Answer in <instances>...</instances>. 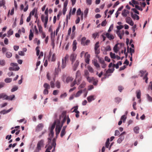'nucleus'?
Segmentation results:
<instances>
[{"instance_id":"obj_27","label":"nucleus","mask_w":152,"mask_h":152,"mask_svg":"<svg viewBox=\"0 0 152 152\" xmlns=\"http://www.w3.org/2000/svg\"><path fill=\"white\" fill-rule=\"evenodd\" d=\"M37 24L38 25V28H39V32L40 33H41L43 32L42 31V27L41 26H39V20H38L37 23Z\"/></svg>"},{"instance_id":"obj_38","label":"nucleus","mask_w":152,"mask_h":152,"mask_svg":"<svg viewBox=\"0 0 152 152\" xmlns=\"http://www.w3.org/2000/svg\"><path fill=\"white\" fill-rule=\"evenodd\" d=\"M5 61L4 60L0 59V65L3 66L5 65Z\"/></svg>"},{"instance_id":"obj_9","label":"nucleus","mask_w":152,"mask_h":152,"mask_svg":"<svg viewBox=\"0 0 152 152\" xmlns=\"http://www.w3.org/2000/svg\"><path fill=\"white\" fill-rule=\"evenodd\" d=\"M58 124H59V121H58L57 124H56V127L55 128L56 135V138L57 137L58 135L60 133L62 127L60 126Z\"/></svg>"},{"instance_id":"obj_53","label":"nucleus","mask_w":152,"mask_h":152,"mask_svg":"<svg viewBox=\"0 0 152 152\" xmlns=\"http://www.w3.org/2000/svg\"><path fill=\"white\" fill-rule=\"evenodd\" d=\"M81 80V77H78V79H76L77 84V85H79L80 81Z\"/></svg>"},{"instance_id":"obj_54","label":"nucleus","mask_w":152,"mask_h":152,"mask_svg":"<svg viewBox=\"0 0 152 152\" xmlns=\"http://www.w3.org/2000/svg\"><path fill=\"white\" fill-rule=\"evenodd\" d=\"M39 47L37 46L36 48V50L37 51L36 54L37 56H38L39 54L40 50L39 49Z\"/></svg>"},{"instance_id":"obj_35","label":"nucleus","mask_w":152,"mask_h":152,"mask_svg":"<svg viewBox=\"0 0 152 152\" xmlns=\"http://www.w3.org/2000/svg\"><path fill=\"white\" fill-rule=\"evenodd\" d=\"M122 99L120 97H117L115 98V102L118 104L121 101Z\"/></svg>"},{"instance_id":"obj_30","label":"nucleus","mask_w":152,"mask_h":152,"mask_svg":"<svg viewBox=\"0 0 152 152\" xmlns=\"http://www.w3.org/2000/svg\"><path fill=\"white\" fill-rule=\"evenodd\" d=\"M86 79L87 81L90 83L92 82L94 79V77H88L87 78H86Z\"/></svg>"},{"instance_id":"obj_1","label":"nucleus","mask_w":152,"mask_h":152,"mask_svg":"<svg viewBox=\"0 0 152 152\" xmlns=\"http://www.w3.org/2000/svg\"><path fill=\"white\" fill-rule=\"evenodd\" d=\"M66 120V112L64 111L62 113L61 115H60L59 119H57L55 121L53 124L56 126V124H57L58 121H59V126L62 127L64 124Z\"/></svg>"},{"instance_id":"obj_26","label":"nucleus","mask_w":152,"mask_h":152,"mask_svg":"<svg viewBox=\"0 0 152 152\" xmlns=\"http://www.w3.org/2000/svg\"><path fill=\"white\" fill-rule=\"evenodd\" d=\"M7 97L6 98V100H12L13 99L15 98V96L14 95H12L10 96H8L7 95Z\"/></svg>"},{"instance_id":"obj_8","label":"nucleus","mask_w":152,"mask_h":152,"mask_svg":"<svg viewBox=\"0 0 152 152\" xmlns=\"http://www.w3.org/2000/svg\"><path fill=\"white\" fill-rule=\"evenodd\" d=\"M56 139L54 138L53 140V142L51 145L48 144L46 145L45 148H47L46 149L50 151L52 148L53 146L54 147V148H55L56 145Z\"/></svg>"},{"instance_id":"obj_56","label":"nucleus","mask_w":152,"mask_h":152,"mask_svg":"<svg viewBox=\"0 0 152 152\" xmlns=\"http://www.w3.org/2000/svg\"><path fill=\"white\" fill-rule=\"evenodd\" d=\"M99 42H96V44H95L94 47L95 50H96V49H97L99 47Z\"/></svg>"},{"instance_id":"obj_11","label":"nucleus","mask_w":152,"mask_h":152,"mask_svg":"<svg viewBox=\"0 0 152 152\" xmlns=\"http://www.w3.org/2000/svg\"><path fill=\"white\" fill-rule=\"evenodd\" d=\"M126 21L127 23L131 26H133L134 23L130 17H126Z\"/></svg>"},{"instance_id":"obj_31","label":"nucleus","mask_w":152,"mask_h":152,"mask_svg":"<svg viewBox=\"0 0 152 152\" xmlns=\"http://www.w3.org/2000/svg\"><path fill=\"white\" fill-rule=\"evenodd\" d=\"M86 85V83L84 81H83L82 83L79 86L78 88L79 89H80L84 88L85 87Z\"/></svg>"},{"instance_id":"obj_39","label":"nucleus","mask_w":152,"mask_h":152,"mask_svg":"<svg viewBox=\"0 0 152 152\" xmlns=\"http://www.w3.org/2000/svg\"><path fill=\"white\" fill-rule=\"evenodd\" d=\"M6 56L7 58H11L12 56V54L10 52H7L6 53Z\"/></svg>"},{"instance_id":"obj_36","label":"nucleus","mask_w":152,"mask_h":152,"mask_svg":"<svg viewBox=\"0 0 152 152\" xmlns=\"http://www.w3.org/2000/svg\"><path fill=\"white\" fill-rule=\"evenodd\" d=\"M137 97V99H140L141 96V92L140 90H138L136 91Z\"/></svg>"},{"instance_id":"obj_12","label":"nucleus","mask_w":152,"mask_h":152,"mask_svg":"<svg viewBox=\"0 0 152 152\" xmlns=\"http://www.w3.org/2000/svg\"><path fill=\"white\" fill-rule=\"evenodd\" d=\"M77 55L75 53H72L70 56V60L72 61V64L74 62L75 60Z\"/></svg>"},{"instance_id":"obj_16","label":"nucleus","mask_w":152,"mask_h":152,"mask_svg":"<svg viewBox=\"0 0 152 152\" xmlns=\"http://www.w3.org/2000/svg\"><path fill=\"white\" fill-rule=\"evenodd\" d=\"M104 35H105L106 37L110 40L113 39L115 38L113 35L110 34L109 33H107L105 34H104Z\"/></svg>"},{"instance_id":"obj_34","label":"nucleus","mask_w":152,"mask_h":152,"mask_svg":"<svg viewBox=\"0 0 152 152\" xmlns=\"http://www.w3.org/2000/svg\"><path fill=\"white\" fill-rule=\"evenodd\" d=\"M5 1L4 0H2L1 1H0V7L1 6H3L5 9L6 7L5 6Z\"/></svg>"},{"instance_id":"obj_7","label":"nucleus","mask_w":152,"mask_h":152,"mask_svg":"<svg viewBox=\"0 0 152 152\" xmlns=\"http://www.w3.org/2000/svg\"><path fill=\"white\" fill-rule=\"evenodd\" d=\"M44 146V140H41L38 142L36 149L40 151L41 149V148L43 147Z\"/></svg>"},{"instance_id":"obj_46","label":"nucleus","mask_w":152,"mask_h":152,"mask_svg":"<svg viewBox=\"0 0 152 152\" xmlns=\"http://www.w3.org/2000/svg\"><path fill=\"white\" fill-rule=\"evenodd\" d=\"M8 35L7 37H9L11 35H12L13 34V31L12 30V29H10L8 31Z\"/></svg>"},{"instance_id":"obj_47","label":"nucleus","mask_w":152,"mask_h":152,"mask_svg":"<svg viewBox=\"0 0 152 152\" xmlns=\"http://www.w3.org/2000/svg\"><path fill=\"white\" fill-rule=\"evenodd\" d=\"M66 133L65 131L62 130L60 134V136L61 137H63L65 135Z\"/></svg>"},{"instance_id":"obj_15","label":"nucleus","mask_w":152,"mask_h":152,"mask_svg":"<svg viewBox=\"0 0 152 152\" xmlns=\"http://www.w3.org/2000/svg\"><path fill=\"white\" fill-rule=\"evenodd\" d=\"M43 126L44 125L42 123L39 124L36 127V131L38 132L42 130Z\"/></svg>"},{"instance_id":"obj_5","label":"nucleus","mask_w":152,"mask_h":152,"mask_svg":"<svg viewBox=\"0 0 152 152\" xmlns=\"http://www.w3.org/2000/svg\"><path fill=\"white\" fill-rule=\"evenodd\" d=\"M10 65L13 67H10L9 68V70L10 71H18L20 69L18 66V64L15 63H11Z\"/></svg>"},{"instance_id":"obj_40","label":"nucleus","mask_w":152,"mask_h":152,"mask_svg":"<svg viewBox=\"0 0 152 152\" xmlns=\"http://www.w3.org/2000/svg\"><path fill=\"white\" fill-rule=\"evenodd\" d=\"M12 78L8 77L4 80V81L6 83H10L12 81Z\"/></svg>"},{"instance_id":"obj_63","label":"nucleus","mask_w":152,"mask_h":152,"mask_svg":"<svg viewBox=\"0 0 152 152\" xmlns=\"http://www.w3.org/2000/svg\"><path fill=\"white\" fill-rule=\"evenodd\" d=\"M81 13V11L80 8L78 9L77 11V15H80Z\"/></svg>"},{"instance_id":"obj_2","label":"nucleus","mask_w":152,"mask_h":152,"mask_svg":"<svg viewBox=\"0 0 152 152\" xmlns=\"http://www.w3.org/2000/svg\"><path fill=\"white\" fill-rule=\"evenodd\" d=\"M140 72L141 74L140 76L141 77H143V80H145V82L146 83H148V78L147 76L148 75V73L145 70H140Z\"/></svg>"},{"instance_id":"obj_41","label":"nucleus","mask_w":152,"mask_h":152,"mask_svg":"<svg viewBox=\"0 0 152 152\" xmlns=\"http://www.w3.org/2000/svg\"><path fill=\"white\" fill-rule=\"evenodd\" d=\"M84 76L86 78H87L89 76V73L88 71L86 70H85L84 71Z\"/></svg>"},{"instance_id":"obj_52","label":"nucleus","mask_w":152,"mask_h":152,"mask_svg":"<svg viewBox=\"0 0 152 152\" xmlns=\"http://www.w3.org/2000/svg\"><path fill=\"white\" fill-rule=\"evenodd\" d=\"M126 116L125 115H123L121 118V120H122L123 121V122L124 123L125 122V121H126Z\"/></svg>"},{"instance_id":"obj_13","label":"nucleus","mask_w":152,"mask_h":152,"mask_svg":"<svg viewBox=\"0 0 152 152\" xmlns=\"http://www.w3.org/2000/svg\"><path fill=\"white\" fill-rule=\"evenodd\" d=\"M116 34L118 36V37L120 38V39H122V37L123 36L124 34V30L122 31H120L119 30H117L116 31Z\"/></svg>"},{"instance_id":"obj_50","label":"nucleus","mask_w":152,"mask_h":152,"mask_svg":"<svg viewBox=\"0 0 152 152\" xmlns=\"http://www.w3.org/2000/svg\"><path fill=\"white\" fill-rule=\"evenodd\" d=\"M56 86L58 88H60V83L58 81H57L56 83Z\"/></svg>"},{"instance_id":"obj_32","label":"nucleus","mask_w":152,"mask_h":152,"mask_svg":"<svg viewBox=\"0 0 152 152\" xmlns=\"http://www.w3.org/2000/svg\"><path fill=\"white\" fill-rule=\"evenodd\" d=\"M81 77L80 72L79 71H77L76 73V78L75 79H78V77Z\"/></svg>"},{"instance_id":"obj_25","label":"nucleus","mask_w":152,"mask_h":152,"mask_svg":"<svg viewBox=\"0 0 152 152\" xmlns=\"http://www.w3.org/2000/svg\"><path fill=\"white\" fill-rule=\"evenodd\" d=\"M12 108H11L7 110H3L0 111V113L3 114H5L9 112L12 110Z\"/></svg>"},{"instance_id":"obj_3","label":"nucleus","mask_w":152,"mask_h":152,"mask_svg":"<svg viewBox=\"0 0 152 152\" xmlns=\"http://www.w3.org/2000/svg\"><path fill=\"white\" fill-rule=\"evenodd\" d=\"M55 125L53 124L51 127L50 128V133L49 134V138H48L49 141H50L52 138L53 137L54 135V132L53 130L54 129Z\"/></svg>"},{"instance_id":"obj_48","label":"nucleus","mask_w":152,"mask_h":152,"mask_svg":"<svg viewBox=\"0 0 152 152\" xmlns=\"http://www.w3.org/2000/svg\"><path fill=\"white\" fill-rule=\"evenodd\" d=\"M113 50L115 53H117L118 50V45L116 44L113 48Z\"/></svg>"},{"instance_id":"obj_58","label":"nucleus","mask_w":152,"mask_h":152,"mask_svg":"<svg viewBox=\"0 0 152 152\" xmlns=\"http://www.w3.org/2000/svg\"><path fill=\"white\" fill-rule=\"evenodd\" d=\"M98 58L99 59V61L100 64L104 62L102 58H100L99 57H98Z\"/></svg>"},{"instance_id":"obj_22","label":"nucleus","mask_w":152,"mask_h":152,"mask_svg":"<svg viewBox=\"0 0 152 152\" xmlns=\"http://www.w3.org/2000/svg\"><path fill=\"white\" fill-rule=\"evenodd\" d=\"M92 63L94 64V66L97 68H99L100 67V65L97 62V60H92Z\"/></svg>"},{"instance_id":"obj_42","label":"nucleus","mask_w":152,"mask_h":152,"mask_svg":"<svg viewBox=\"0 0 152 152\" xmlns=\"http://www.w3.org/2000/svg\"><path fill=\"white\" fill-rule=\"evenodd\" d=\"M131 15H132V17L133 18H134L135 19H136V20H139V16L138 15H137L136 14H134V16H133V15H133L132 13H131Z\"/></svg>"},{"instance_id":"obj_59","label":"nucleus","mask_w":152,"mask_h":152,"mask_svg":"<svg viewBox=\"0 0 152 152\" xmlns=\"http://www.w3.org/2000/svg\"><path fill=\"white\" fill-rule=\"evenodd\" d=\"M50 84L51 88H53L55 87V83L53 81H51L50 83Z\"/></svg>"},{"instance_id":"obj_60","label":"nucleus","mask_w":152,"mask_h":152,"mask_svg":"<svg viewBox=\"0 0 152 152\" xmlns=\"http://www.w3.org/2000/svg\"><path fill=\"white\" fill-rule=\"evenodd\" d=\"M59 92V91L58 90H54L53 92V94L54 95H57Z\"/></svg>"},{"instance_id":"obj_57","label":"nucleus","mask_w":152,"mask_h":152,"mask_svg":"<svg viewBox=\"0 0 152 152\" xmlns=\"http://www.w3.org/2000/svg\"><path fill=\"white\" fill-rule=\"evenodd\" d=\"M110 57L112 58L115 59V53H113L112 52L110 53Z\"/></svg>"},{"instance_id":"obj_17","label":"nucleus","mask_w":152,"mask_h":152,"mask_svg":"<svg viewBox=\"0 0 152 152\" xmlns=\"http://www.w3.org/2000/svg\"><path fill=\"white\" fill-rule=\"evenodd\" d=\"M79 61L78 60H77L72 66V68L74 71H75L76 70L77 67L79 65Z\"/></svg>"},{"instance_id":"obj_28","label":"nucleus","mask_w":152,"mask_h":152,"mask_svg":"<svg viewBox=\"0 0 152 152\" xmlns=\"http://www.w3.org/2000/svg\"><path fill=\"white\" fill-rule=\"evenodd\" d=\"M7 95L4 93H1L0 94V99L3 98L4 99H6L7 97Z\"/></svg>"},{"instance_id":"obj_29","label":"nucleus","mask_w":152,"mask_h":152,"mask_svg":"<svg viewBox=\"0 0 152 152\" xmlns=\"http://www.w3.org/2000/svg\"><path fill=\"white\" fill-rule=\"evenodd\" d=\"M43 87L45 89H49L50 88L49 84L47 83H45L43 85Z\"/></svg>"},{"instance_id":"obj_14","label":"nucleus","mask_w":152,"mask_h":152,"mask_svg":"<svg viewBox=\"0 0 152 152\" xmlns=\"http://www.w3.org/2000/svg\"><path fill=\"white\" fill-rule=\"evenodd\" d=\"M85 62L87 64H89L90 61V55L87 54V53L86 52L85 53Z\"/></svg>"},{"instance_id":"obj_10","label":"nucleus","mask_w":152,"mask_h":152,"mask_svg":"<svg viewBox=\"0 0 152 152\" xmlns=\"http://www.w3.org/2000/svg\"><path fill=\"white\" fill-rule=\"evenodd\" d=\"M125 134L126 132H123L121 134L120 136V137L117 140V142L118 143H120L124 140V135Z\"/></svg>"},{"instance_id":"obj_37","label":"nucleus","mask_w":152,"mask_h":152,"mask_svg":"<svg viewBox=\"0 0 152 152\" xmlns=\"http://www.w3.org/2000/svg\"><path fill=\"white\" fill-rule=\"evenodd\" d=\"M139 127L138 126H136L134 128V130L136 133L138 134L139 133Z\"/></svg>"},{"instance_id":"obj_24","label":"nucleus","mask_w":152,"mask_h":152,"mask_svg":"<svg viewBox=\"0 0 152 152\" xmlns=\"http://www.w3.org/2000/svg\"><path fill=\"white\" fill-rule=\"evenodd\" d=\"M77 42L76 40L73 41L72 44V49L73 51H75L77 48Z\"/></svg>"},{"instance_id":"obj_23","label":"nucleus","mask_w":152,"mask_h":152,"mask_svg":"<svg viewBox=\"0 0 152 152\" xmlns=\"http://www.w3.org/2000/svg\"><path fill=\"white\" fill-rule=\"evenodd\" d=\"M73 80V78L72 77L68 76L66 79V82L68 83H69L72 82Z\"/></svg>"},{"instance_id":"obj_4","label":"nucleus","mask_w":152,"mask_h":152,"mask_svg":"<svg viewBox=\"0 0 152 152\" xmlns=\"http://www.w3.org/2000/svg\"><path fill=\"white\" fill-rule=\"evenodd\" d=\"M69 55L66 54L65 57L62 58L61 67L62 69H64L66 66V62L68 61Z\"/></svg>"},{"instance_id":"obj_62","label":"nucleus","mask_w":152,"mask_h":152,"mask_svg":"<svg viewBox=\"0 0 152 152\" xmlns=\"http://www.w3.org/2000/svg\"><path fill=\"white\" fill-rule=\"evenodd\" d=\"M48 89H45L43 91V93L44 94H48Z\"/></svg>"},{"instance_id":"obj_61","label":"nucleus","mask_w":152,"mask_h":152,"mask_svg":"<svg viewBox=\"0 0 152 152\" xmlns=\"http://www.w3.org/2000/svg\"><path fill=\"white\" fill-rule=\"evenodd\" d=\"M101 64V66H102V68L103 69L105 68L106 67L107 65L105 63V62H104L102 63Z\"/></svg>"},{"instance_id":"obj_18","label":"nucleus","mask_w":152,"mask_h":152,"mask_svg":"<svg viewBox=\"0 0 152 152\" xmlns=\"http://www.w3.org/2000/svg\"><path fill=\"white\" fill-rule=\"evenodd\" d=\"M129 13V12L128 10L125 9L123 10L122 13V15L123 17H126L127 16V15Z\"/></svg>"},{"instance_id":"obj_45","label":"nucleus","mask_w":152,"mask_h":152,"mask_svg":"<svg viewBox=\"0 0 152 152\" xmlns=\"http://www.w3.org/2000/svg\"><path fill=\"white\" fill-rule=\"evenodd\" d=\"M114 70V68H113V69H109L107 70L106 71L107 73H112L113 72Z\"/></svg>"},{"instance_id":"obj_6","label":"nucleus","mask_w":152,"mask_h":152,"mask_svg":"<svg viewBox=\"0 0 152 152\" xmlns=\"http://www.w3.org/2000/svg\"><path fill=\"white\" fill-rule=\"evenodd\" d=\"M48 16H45L44 15H42L41 17V19L42 21L44 23V25L45 28L47 26V25L48 21Z\"/></svg>"},{"instance_id":"obj_49","label":"nucleus","mask_w":152,"mask_h":152,"mask_svg":"<svg viewBox=\"0 0 152 152\" xmlns=\"http://www.w3.org/2000/svg\"><path fill=\"white\" fill-rule=\"evenodd\" d=\"M99 36V33L97 32H96L93 34L92 35V37L94 38V39H95L96 37L97 36Z\"/></svg>"},{"instance_id":"obj_19","label":"nucleus","mask_w":152,"mask_h":152,"mask_svg":"<svg viewBox=\"0 0 152 152\" xmlns=\"http://www.w3.org/2000/svg\"><path fill=\"white\" fill-rule=\"evenodd\" d=\"M53 32H51V39L52 41V42L51 43V44L53 46V48L55 46V43L54 42V38L55 37V33H54L53 36Z\"/></svg>"},{"instance_id":"obj_55","label":"nucleus","mask_w":152,"mask_h":152,"mask_svg":"<svg viewBox=\"0 0 152 152\" xmlns=\"http://www.w3.org/2000/svg\"><path fill=\"white\" fill-rule=\"evenodd\" d=\"M76 84H77L76 80L75 79V80L72 82L70 84L71 87H72L74 86Z\"/></svg>"},{"instance_id":"obj_20","label":"nucleus","mask_w":152,"mask_h":152,"mask_svg":"<svg viewBox=\"0 0 152 152\" xmlns=\"http://www.w3.org/2000/svg\"><path fill=\"white\" fill-rule=\"evenodd\" d=\"M87 99L88 102H91L92 101L95 99L94 98V96L93 95H91L88 96L87 98Z\"/></svg>"},{"instance_id":"obj_43","label":"nucleus","mask_w":152,"mask_h":152,"mask_svg":"<svg viewBox=\"0 0 152 152\" xmlns=\"http://www.w3.org/2000/svg\"><path fill=\"white\" fill-rule=\"evenodd\" d=\"M86 38L85 37H83L81 39V44L83 45H85L86 42Z\"/></svg>"},{"instance_id":"obj_33","label":"nucleus","mask_w":152,"mask_h":152,"mask_svg":"<svg viewBox=\"0 0 152 152\" xmlns=\"http://www.w3.org/2000/svg\"><path fill=\"white\" fill-rule=\"evenodd\" d=\"M30 33L29 36V40H31L32 39V38L34 37V34L31 29L30 30Z\"/></svg>"},{"instance_id":"obj_44","label":"nucleus","mask_w":152,"mask_h":152,"mask_svg":"<svg viewBox=\"0 0 152 152\" xmlns=\"http://www.w3.org/2000/svg\"><path fill=\"white\" fill-rule=\"evenodd\" d=\"M109 138L107 139L106 142L105 143V147L107 148H108L109 144H110Z\"/></svg>"},{"instance_id":"obj_64","label":"nucleus","mask_w":152,"mask_h":152,"mask_svg":"<svg viewBox=\"0 0 152 152\" xmlns=\"http://www.w3.org/2000/svg\"><path fill=\"white\" fill-rule=\"evenodd\" d=\"M68 0H66L64 4V7H66L68 3Z\"/></svg>"},{"instance_id":"obj_21","label":"nucleus","mask_w":152,"mask_h":152,"mask_svg":"<svg viewBox=\"0 0 152 152\" xmlns=\"http://www.w3.org/2000/svg\"><path fill=\"white\" fill-rule=\"evenodd\" d=\"M85 90H86V89L83 90H79V91H78V92H77V93H76V94H75L74 95L75 97H79L81 94L82 92Z\"/></svg>"},{"instance_id":"obj_51","label":"nucleus","mask_w":152,"mask_h":152,"mask_svg":"<svg viewBox=\"0 0 152 152\" xmlns=\"http://www.w3.org/2000/svg\"><path fill=\"white\" fill-rule=\"evenodd\" d=\"M18 89V87L16 86H15L14 87H13L11 90V91L13 92H14L17 90Z\"/></svg>"}]
</instances>
